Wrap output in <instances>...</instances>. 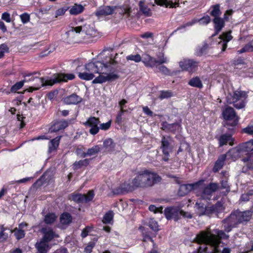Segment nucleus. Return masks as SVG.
<instances>
[{
	"mask_svg": "<svg viewBox=\"0 0 253 253\" xmlns=\"http://www.w3.org/2000/svg\"><path fill=\"white\" fill-rule=\"evenodd\" d=\"M103 145L105 148L108 149V151L112 150L115 146L113 141L111 138L104 140Z\"/></svg>",
	"mask_w": 253,
	"mask_h": 253,
	"instance_id": "49530a36",
	"label": "nucleus"
},
{
	"mask_svg": "<svg viewBox=\"0 0 253 253\" xmlns=\"http://www.w3.org/2000/svg\"><path fill=\"white\" fill-rule=\"evenodd\" d=\"M118 11L121 15H123V16L126 18L128 17L130 15V8L129 7L123 6L120 7L118 9Z\"/></svg>",
	"mask_w": 253,
	"mask_h": 253,
	"instance_id": "ea45409f",
	"label": "nucleus"
},
{
	"mask_svg": "<svg viewBox=\"0 0 253 253\" xmlns=\"http://www.w3.org/2000/svg\"><path fill=\"white\" fill-rule=\"evenodd\" d=\"M82 101V98L75 93L72 94L63 98V102L66 104H77Z\"/></svg>",
	"mask_w": 253,
	"mask_h": 253,
	"instance_id": "aec40b11",
	"label": "nucleus"
},
{
	"mask_svg": "<svg viewBox=\"0 0 253 253\" xmlns=\"http://www.w3.org/2000/svg\"><path fill=\"white\" fill-rule=\"evenodd\" d=\"M71 119L67 120H61L55 122L49 129L50 132H56L63 129L67 127L71 122Z\"/></svg>",
	"mask_w": 253,
	"mask_h": 253,
	"instance_id": "dca6fc26",
	"label": "nucleus"
},
{
	"mask_svg": "<svg viewBox=\"0 0 253 253\" xmlns=\"http://www.w3.org/2000/svg\"><path fill=\"white\" fill-rule=\"evenodd\" d=\"M117 55V53L114 55L109 53L106 55V58L101 61V62L105 63V65L109 67L110 70H108L105 73L103 72H99L98 73L99 74V76L93 80V84H102L106 82L113 81L119 78V76L116 73L118 61L116 60V58Z\"/></svg>",
	"mask_w": 253,
	"mask_h": 253,
	"instance_id": "7ed1b4c3",
	"label": "nucleus"
},
{
	"mask_svg": "<svg viewBox=\"0 0 253 253\" xmlns=\"http://www.w3.org/2000/svg\"><path fill=\"white\" fill-rule=\"evenodd\" d=\"M61 136H57L55 138L52 139L48 145V151L51 153V152L55 151L58 148L59 144V141Z\"/></svg>",
	"mask_w": 253,
	"mask_h": 253,
	"instance_id": "7c9ffc66",
	"label": "nucleus"
},
{
	"mask_svg": "<svg viewBox=\"0 0 253 253\" xmlns=\"http://www.w3.org/2000/svg\"><path fill=\"white\" fill-rule=\"evenodd\" d=\"M114 11V8L109 6H105L99 7L95 12V15L99 18L112 14Z\"/></svg>",
	"mask_w": 253,
	"mask_h": 253,
	"instance_id": "a211bd4d",
	"label": "nucleus"
},
{
	"mask_svg": "<svg viewBox=\"0 0 253 253\" xmlns=\"http://www.w3.org/2000/svg\"><path fill=\"white\" fill-rule=\"evenodd\" d=\"M141 60L146 67L153 68L157 65L156 59L148 54H143Z\"/></svg>",
	"mask_w": 253,
	"mask_h": 253,
	"instance_id": "4be33fe9",
	"label": "nucleus"
},
{
	"mask_svg": "<svg viewBox=\"0 0 253 253\" xmlns=\"http://www.w3.org/2000/svg\"><path fill=\"white\" fill-rule=\"evenodd\" d=\"M243 131L244 132L250 134H253V126H249L246 128H244Z\"/></svg>",
	"mask_w": 253,
	"mask_h": 253,
	"instance_id": "774afa93",
	"label": "nucleus"
},
{
	"mask_svg": "<svg viewBox=\"0 0 253 253\" xmlns=\"http://www.w3.org/2000/svg\"><path fill=\"white\" fill-rule=\"evenodd\" d=\"M53 174L50 171H46L34 184V187H39L44 183H48L52 178Z\"/></svg>",
	"mask_w": 253,
	"mask_h": 253,
	"instance_id": "f3484780",
	"label": "nucleus"
},
{
	"mask_svg": "<svg viewBox=\"0 0 253 253\" xmlns=\"http://www.w3.org/2000/svg\"><path fill=\"white\" fill-rule=\"evenodd\" d=\"M233 150H232V149L230 151H229V152L226 154L222 155L218 157L217 160L215 163L214 166L213 168V171L214 172H217L219 169H220L222 168L224 164V162L227 156H230L232 154L238 152V151H232V152L230 153V151H232Z\"/></svg>",
	"mask_w": 253,
	"mask_h": 253,
	"instance_id": "4468645a",
	"label": "nucleus"
},
{
	"mask_svg": "<svg viewBox=\"0 0 253 253\" xmlns=\"http://www.w3.org/2000/svg\"><path fill=\"white\" fill-rule=\"evenodd\" d=\"M24 81H20L16 83L11 88V91L15 92L17 90L20 89L24 85Z\"/></svg>",
	"mask_w": 253,
	"mask_h": 253,
	"instance_id": "864d4df0",
	"label": "nucleus"
},
{
	"mask_svg": "<svg viewBox=\"0 0 253 253\" xmlns=\"http://www.w3.org/2000/svg\"><path fill=\"white\" fill-rule=\"evenodd\" d=\"M126 59L127 60L133 61L135 62H139L141 61L142 57L138 54L135 55L131 54L126 56Z\"/></svg>",
	"mask_w": 253,
	"mask_h": 253,
	"instance_id": "8fccbe9b",
	"label": "nucleus"
},
{
	"mask_svg": "<svg viewBox=\"0 0 253 253\" xmlns=\"http://www.w3.org/2000/svg\"><path fill=\"white\" fill-rule=\"evenodd\" d=\"M111 121H109L106 123H102L100 125V128L102 130H108L111 126Z\"/></svg>",
	"mask_w": 253,
	"mask_h": 253,
	"instance_id": "69168bd1",
	"label": "nucleus"
},
{
	"mask_svg": "<svg viewBox=\"0 0 253 253\" xmlns=\"http://www.w3.org/2000/svg\"><path fill=\"white\" fill-rule=\"evenodd\" d=\"M208 48V45L207 43H204L202 46H199L196 51L197 55L200 56L205 53Z\"/></svg>",
	"mask_w": 253,
	"mask_h": 253,
	"instance_id": "09e8293b",
	"label": "nucleus"
},
{
	"mask_svg": "<svg viewBox=\"0 0 253 253\" xmlns=\"http://www.w3.org/2000/svg\"><path fill=\"white\" fill-rule=\"evenodd\" d=\"M37 74V73H33L25 76V79L23 81H24V83L34 81H35L36 83L35 85L31 86L27 89L28 92H32L34 90H38L42 86H49L48 84L49 82L48 81L50 80V77L39 78L38 77L35 76Z\"/></svg>",
	"mask_w": 253,
	"mask_h": 253,
	"instance_id": "423d86ee",
	"label": "nucleus"
},
{
	"mask_svg": "<svg viewBox=\"0 0 253 253\" xmlns=\"http://www.w3.org/2000/svg\"><path fill=\"white\" fill-rule=\"evenodd\" d=\"M139 229L141 232L142 235H143V241L145 242L148 240H150L151 242H153V239L150 237V233L149 231L146 230L145 227L140 226L139 228Z\"/></svg>",
	"mask_w": 253,
	"mask_h": 253,
	"instance_id": "58836bf2",
	"label": "nucleus"
},
{
	"mask_svg": "<svg viewBox=\"0 0 253 253\" xmlns=\"http://www.w3.org/2000/svg\"><path fill=\"white\" fill-rule=\"evenodd\" d=\"M210 21L211 18L208 15L204 16L201 19L198 20V22H199L200 25H207L209 23Z\"/></svg>",
	"mask_w": 253,
	"mask_h": 253,
	"instance_id": "4d7b16f0",
	"label": "nucleus"
},
{
	"mask_svg": "<svg viewBox=\"0 0 253 253\" xmlns=\"http://www.w3.org/2000/svg\"><path fill=\"white\" fill-rule=\"evenodd\" d=\"M100 121L98 118L94 117L89 118L86 122L84 123V125L90 127L89 132L92 135L97 134L99 130L98 125L99 124Z\"/></svg>",
	"mask_w": 253,
	"mask_h": 253,
	"instance_id": "ddd939ff",
	"label": "nucleus"
},
{
	"mask_svg": "<svg viewBox=\"0 0 253 253\" xmlns=\"http://www.w3.org/2000/svg\"><path fill=\"white\" fill-rule=\"evenodd\" d=\"M89 163V160L85 159L78 162H75L74 164V167L75 169H78L83 166H86Z\"/></svg>",
	"mask_w": 253,
	"mask_h": 253,
	"instance_id": "a19ab883",
	"label": "nucleus"
},
{
	"mask_svg": "<svg viewBox=\"0 0 253 253\" xmlns=\"http://www.w3.org/2000/svg\"><path fill=\"white\" fill-rule=\"evenodd\" d=\"M84 10V7L80 4H75L70 7L69 12L71 15H77L81 13Z\"/></svg>",
	"mask_w": 253,
	"mask_h": 253,
	"instance_id": "2f4dec72",
	"label": "nucleus"
},
{
	"mask_svg": "<svg viewBox=\"0 0 253 253\" xmlns=\"http://www.w3.org/2000/svg\"><path fill=\"white\" fill-rule=\"evenodd\" d=\"M179 65L182 70L193 73L196 71L198 62L193 59H183L179 62Z\"/></svg>",
	"mask_w": 253,
	"mask_h": 253,
	"instance_id": "9b49d317",
	"label": "nucleus"
},
{
	"mask_svg": "<svg viewBox=\"0 0 253 253\" xmlns=\"http://www.w3.org/2000/svg\"><path fill=\"white\" fill-rule=\"evenodd\" d=\"M69 9V7H64L58 9L55 12V17L63 15L66 11Z\"/></svg>",
	"mask_w": 253,
	"mask_h": 253,
	"instance_id": "13d9d810",
	"label": "nucleus"
},
{
	"mask_svg": "<svg viewBox=\"0 0 253 253\" xmlns=\"http://www.w3.org/2000/svg\"><path fill=\"white\" fill-rule=\"evenodd\" d=\"M155 2L158 5L161 6H165L166 7H174L176 6L177 2H173L172 1H168L167 0H155Z\"/></svg>",
	"mask_w": 253,
	"mask_h": 253,
	"instance_id": "473e14b6",
	"label": "nucleus"
},
{
	"mask_svg": "<svg viewBox=\"0 0 253 253\" xmlns=\"http://www.w3.org/2000/svg\"><path fill=\"white\" fill-rule=\"evenodd\" d=\"M197 22L198 19H193L191 21H189L181 27H178L175 31H178L182 28H185L186 27L191 26Z\"/></svg>",
	"mask_w": 253,
	"mask_h": 253,
	"instance_id": "052dcab7",
	"label": "nucleus"
},
{
	"mask_svg": "<svg viewBox=\"0 0 253 253\" xmlns=\"http://www.w3.org/2000/svg\"><path fill=\"white\" fill-rule=\"evenodd\" d=\"M231 32L229 31L227 32L223 33L220 36V38L223 40L222 43V51H224L225 50L227 47V43L232 39V36L231 35Z\"/></svg>",
	"mask_w": 253,
	"mask_h": 253,
	"instance_id": "a878e982",
	"label": "nucleus"
},
{
	"mask_svg": "<svg viewBox=\"0 0 253 253\" xmlns=\"http://www.w3.org/2000/svg\"><path fill=\"white\" fill-rule=\"evenodd\" d=\"M105 65V63L101 61L90 62L84 66H78L76 69V72L80 79L90 81L94 78L95 74L100 72L105 73L108 70H110V67Z\"/></svg>",
	"mask_w": 253,
	"mask_h": 253,
	"instance_id": "20e7f679",
	"label": "nucleus"
},
{
	"mask_svg": "<svg viewBox=\"0 0 253 253\" xmlns=\"http://www.w3.org/2000/svg\"><path fill=\"white\" fill-rule=\"evenodd\" d=\"M11 232L14 233L16 238L18 240L24 238L25 235L24 229H20L17 228H15Z\"/></svg>",
	"mask_w": 253,
	"mask_h": 253,
	"instance_id": "37998d69",
	"label": "nucleus"
},
{
	"mask_svg": "<svg viewBox=\"0 0 253 253\" xmlns=\"http://www.w3.org/2000/svg\"><path fill=\"white\" fill-rule=\"evenodd\" d=\"M222 115L224 119L226 121L224 125L225 126L228 127V126H234L238 124V117L233 108L230 107H226L222 111Z\"/></svg>",
	"mask_w": 253,
	"mask_h": 253,
	"instance_id": "1a4fd4ad",
	"label": "nucleus"
},
{
	"mask_svg": "<svg viewBox=\"0 0 253 253\" xmlns=\"http://www.w3.org/2000/svg\"><path fill=\"white\" fill-rule=\"evenodd\" d=\"M100 148L98 145H95L88 149L86 152H83L81 154V157L84 158L87 156L95 155L100 151Z\"/></svg>",
	"mask_w": 253,
	"mask_h": 253,
	"instance_id": "cd10ccee",
	"label": "nucleus"
},
{
	"mask_svg": "<svg viewBox=\"0 0 253 253\" xmlns=\"http://www.w3.org/2000/svg\"><path fill=\"white\" fill-rule=\"evenodd\" d=\"M157 64H162L163 63H166L168 62V60L167 57L164 56L163 53H160L158 55V59L156 60Z\"/></svg>",
	"mask_w": 253,
	"mask_h": 253,
	"instance_id": "5fc2aeb1",
	"label": "nucleus"
},
{
	"mask_svg": "<svg viewBox=\"0 0 253 253\" xmlns=\"http://www.w3.org/2000/svg\"><path fill=\"white\" fill-rule=\"evenodd\" d=\"M8 238V235L5 231H0V243L5 242Z\"/></svg>",
	"mask_w": 253,
	"mask_h": 253,
	"instance_id": "680f3d73",
	"label": "nucleus"
},
{
	"mask_svg": "<svg viewBox=\"0 0 253 253\" xmlns=\"http://www.w3.org/2000/svg\"><path fill=\"white\" fill-rule=\"evenodd\" d=\"M56 216L54 213H48L45 215L44 221L46 224H51L56 219Z\"/></svg>",
	"mask_w": 253,
	"mask_h": 253,
	"instance_id": "de8ad7c7",
	"label": "nucleus"
},
{
	"mask_svg": "<svg viewBox=\"0 0 253 253\" xmlns=\"http://www.w3.org/2000/svg\"><path fill=\"white\" fill-rule=\"evenodd\" d=\"M229 235L223 231L215 230L214 233L209 231H201L196 236V241L198 243H204L207 246L211 247V252L217 253L220 252L219 245L220 243V239H228Z\"/></svg>",
	"mask_w": 253,
	"mask_h": 253,
	"instance_id": "f03ea898",
	"label": "nucleus"
},
{
	"mask_svg": "<svg viewBox=\"0 0 253 253\" xmlns=\"http://www.w3.org/2000/svg\"><path fill=\"white\" fill-rule=\"evenodd\" d=\"M20 18L23 23H26L30 20V15L28 13H25L20 15Z\"/></svg>",
	"mask_w": 253,
	"mask_h": 253,
	"instance_id": "0e129e2a",
	"label": "nucleus"
},
{
	"mask_svg": "<svg viewBox=\"0 0 253 253\" xmlns=\"http://www.w3.org/2000/svg\"><path fill=\"white\" fill-rule=\"evenodd\" d=\"M161 180L156 173L145 170L139 172L131 180L125 182L115 192L116 194L131 192L137 188H147L153 186Z\"/></svg>",
	"mask_w": 253,
	"mask_h": 253,
	"instance_id": "f257e3e1",
	"label": "nucleus"
},
{
	"mask_svg": "<svg viewBox=\"0 0 253 253\" xmlns=\"http://www.w3.org/2000/svg\"><path fill=\"white\" fill-rule=\"evenodd\" d=\"M209 210L210 213H219L223 210V207L222 203L218 202L215 205L209 207Z\"/></svg>",
	"mask_w": 253,
	"mask_h": 253,
	"instance_id": "72a5a7b5",
	"label": "nucleus"
},
{
	"mask_svg": "<svg viewBox=\"0 0 253 253\" xmlns=\"http://www.w3.org/2000/svg\"><path fill=\"white\" fill-rule=\"evenodd\" d=\"M233 138L232 136L229 134H224L221 135L218 139L219 145L221 147L224 145H226L227 143L231 146L233 145Z\"/></svg>",
	"mask_w": 253,
	"mask_h": 253,
	"instance_id": "393cba45",
	"label": "nucleus"
},
{
	"mask_svg": "<svg viewBox=\"0 0 253 253\" xmlns=\"http://www.w3.org/2000/svg\"><path fill=\"white\" fill-rule=\"evenodd\" d=\"M243 161L247 163L248 168H251L253 164V152H252L249 155L244 158Z\"/></svg>",
	"mask_w": 253,
	"mask_h": 253,
	"instance_id": "c03bdc74",
	"label": "nucleus"
},
{
	"mask_svg": "<svg viewBox=\"0 0 253 253\" xmlns=\"http://www.w3.org/2000/svg\"><path fill=\"white\" fill-rule=\"evenodd\" d=\"M212 10L211 11L210 14L214 18L219 17L221 15V12L220 10V6L219 4H215L213 5Z\"/></svg>",
	"mask_w": 253,
	"mask_h": 253,
	"instance_id": "79ce46f5",
	"label": "nucleus"
},
{
	"mask_svg": "<svg viewBox=\"0 0 253 253\" xmlns=\"http://www.w3.org/2000/svg\"><path fill=\"white\" fill-rule=\"evenodd\" d=\"M173 148V140L169 136H163L161 139V149L164 155L163 160L168 161L169 160V154Z\"/></svg>",
	"mask_w": 253,
	"mask_h": 253,
	"instance_id": "6e6552de",
	"label": "nucleus"
},
{
	"mask_svg": "<svg viewBox=\"0 0 253 253\" xmlns=\"http://www.w3.org/2000/svg\"><path fill=\"white\" fill-rule=\"evenodd\" d=\"M149 227L154 231H158V224L157 221L153 219H151L149 222Z\"/></svg>",
	"mask_w": 253,
	"mask_h": 253,
	"instance_id": "6e6d98bb",
	"label": "nucleus"
},
{
	"mask_svg": "<svg viewBox=\"0 0 253 253\" xmlns=\"http://www.w3.org/2000/svg\"><path fill=\"white\" fill-rule=\"evenodd\" d=\"M233 151H246V152H253V140L248 141L245 143H244L239 146L234 148L232 149ZM230 151V153L232 152Z\"/></svg>",
	"mask_w": 253,
	"mask_h": 253,
	"instance_id": "5701e85b",
	"label": "nucleus"
},
{
	"mask_svg": "<svg viewBox=\"0 0 253 253\" xmlns=\"http://www.w3.org/2000/svg\"><path fill=\"white\" fill-rule=\"evenodd\" d=\"M253 51V40L250 42L249 43L247 44L244 46L240 50L237 51V53L239 54H241L244 52H251Z\"/></svg>",
	"mask_w": 253,
	"mask_h": 253,
	"instance_id": "e433bc0d",
	"label": "nucleus"
},
{
	"mask_svg": "<svg viewBox=\"0 0 253 253\" xmlns=\"http://www.w3.org/2000/svg\"><path fill=\"white\" fill-rule=\"evenodd\" d=\"M197 185L198 183L183 184L180 185L178 192V195L180 196H184L193 190Z\"/></svg>",
	"mask_w": 253,
	"mask_h": 253,
	"instance_id": "412c9836",
	"label": "nucleus"
},
{
	"mask_svg": "<svg viewBox=\"0 0 253 253\" xmlns=\"http://www.w3.org/2000/svg\"><path fill=\"white\" fill-rule=\"evenodd\" d=\"M72 216L68 213H63L60 217V222L63 224H68L72 221Z\"/></svg>",
	"mask_w": 253,
	"mask_h": 253,
	"instance_id": "4c0bfd02",
	"label": "nucleus"
},
{
	"mask_svg": "<svg viewBox=\"0 0 253 253\" xmlns=\"http://www.w3.org/2000/svg\"><path fill=\"white\" fill-rule=\"evenodd\" d=\"M114 213L112 211L107 212L103 216V222L104 223H110L113 219Z\"/></svg>",
	"mask_w": 253,
	"mask_h": 253,
	"instance_id": "a18cd8bd",
	"label": "nucleus"
},
{
	"mask_svg": "<svg viewBox=\"0 0 253 253\" xmlns=\"http://www.w3.org/2000/svg\"><path fill=\"white\" fill-rule=\"evenodd\" d=\"M95 246V243L93 242H90L88 245L85 248V251L87 253H90L92 249Z\"/></svg>",
	"mask_w": 253,
	"mask_h": 253,
	"instance_id": "338daca9",
	"label": "nucleus"
},
{
	"mask_svg": "<svg viewBox=\"0 0 253 253\" xmlns=\"http://www.w3.org/2000/svg\"><path fill=\"white\" fill-rule=\"evenodd\" d=\"M196 207L197 208V213L199 215L208 214L210 213L209 207L207 208L204 204L197 202L196 204Z\"/></svg>",
	"mask_w": 253,
	"mask_h": 253,
	"instance_id": "c756f323",
	"label": "nucleus"
},
{
	"mask_svg": "<svg viewBox=\"0 0 253 253\" xmlns=\"http://www.w3.org/2000/svg\"><path fill=\"white\" fill-rule=\"evenodd\" d=\"M173 94L172 92L169 90H166V91H162L161 92V94L160 95L159 97L161 99H163L165 98H168L172 96Z\"/></svg>",
	"mask_w": 253,
	"mask_h": 253,
	"instance_id": "603ef678",
	"label": "nucleus"
},
{
	"mask_svg": "<svg viewBox=\"0 0 253 253\" xmlns=\"http://www.w3.org/2000/svg\"><path fill=\"white\" fill-rule=\"evenodd\" d=\"M96 32L93 27L90 24L85 23L83 25L72 27L67 32L69 37H75L79 34L94 36Z\"/></svg>",
	"mask_w": 253,
	"mask_h": 253,
	"instance_id": "0eeeda50",
	"label": "nucleus"
},
{
	"mask_svg": "<svg viewBox=\"0 0 253 253\" xmlns=\"http://www.w3.org/2000/svg\"><path fill=\"white\" fill-rule=\"evenodd\" d=\"M218 185L216 183H211L204 189L202 194V198L203 199L210 200L211 194L218 188Z\"/></svg>",
	"mask_w": 253,
	"mask_h": 253,
	"instance_id": "2eb2a0df",
	"label": "nucleus"
},
{
	"mask_svg": "<svg viewBox=\"0 0 253 253\" xmlns=\"http://www.w3.org/2000/svg\"><path fill=\"white\" fill-rule=\"evenodd\" d=\"M35 246L38 250V253H47L49 249L48 243L42 240L37 243Z\"/></svg>",
	"mask_w": 253,
	"mask_h": 253,
	"instance_id": "bb28decb",
	"label": "nucleus"
},
{
	"mask_svg": "<svg viewBox=\"0 0 253 253\" xmlns=\"http://www.w3.org/2000/svg\"><path fill=\"white\" fill-rule=\"evenodd\" d=\"M156 67L159 70V71L162 74L166 75H170L171 73L170 70L165 66H158L156 65Z\"/></svg>",
	"mask_w": 253,
	"mask_h": 253,
	"instance_id": "3c124183",
	"label": "nucleus"
},
{
	"mask_svg": "<svg viewBox=\"0 0 253 253\" xmlns=\"http://www.w3.org/2000/svg\"><path fill=\"white\" fill-rule=\"evenodd\" d=\"M213 22L214 24L215 35L218 34L224 27V21L223 19L220 17H216L213 19Z\"/></svg>",
	"mask_w": 253,
	"mask_h": 253,
	"instance_id": "c85d7f7f",
	"label": "nucleus"
},
{
	"mask_svg": "<svg viewBox=\"0 0 253 253\" xmlns=\"http://www.w3.org/2000/svg\"><path fill=\"white\" fill-rule=\"evenodd\" d=\"M189 84L193 87L202 88L203 84L200 79L198 77L193 78L189 82Z\"/></svg>",
	"mask_w": 253,
	"mask_h": 253,
	"instance_id": "c9c22d12",
	"label": "nucleus"
},
{
	"mask_svg": "<svg viewBox=\"0 0 253 253\" xmlns=\"http://www.w3.org/2000/svg\"><path fill=\"white\" fill-rule=\"evenodd\" d=\"M247 98V94L246 92L236 90L227 95L226 101L229 104H233L236 108L240 109L245 107Z\"/></svg>",
	"mask_w": 253,
	"mask_h": 253,
	"instance_id": "39448f33",
	"label": "nucleus"
},
{
	"mask_svg": "<svg viewBox=\"0 0 253 253\" xmlns=\"http://www.w3.org/2000/svg\"><path fill=\"white\" fill-rule=\"evenodd\" d=\"M149 209L151 211H153L155 213L162 212L163 208L160 207L158 208L154 205H150L149 207Z\"/></svg>",
	"mask_w": 253,
	"mask_h": 253,
	"instance_id": "e2e57ef3",
	"label": "nucleus"
},
{
	"mask_svg": "<svg viewBox=\"0 0 253 253\" xmlns=\"http://www.w3.org/2000/svg\"><path fill=\"white\" fill-rule=\"evenodd\" d=\"M162 128L166 132L175 133L180 129L181 126L179 123L168 124L167 122H164L162 124Z\"/></svg>",
	"mask_w": 253,
	"mask_h": 253,
	"instance_id": "6ab92c4d",
	"label": "nucleus"
},
{
	"mask_svg": "<svg viewBox=\"0 0 253 253\" xmlns=\"http://www.w3.org/2000/svg\"><path fill=\"white\" fill-rule=\"evenodd\" d=\"M94 196V193L92 191H89L86 194H84V202L87 203L92 200Z\"/></svg>",
	"mask_w": 253,
	"mask_h": 253,
	"instance_id": "bf43d9fd",
	"label": "nucleus"
},
{
	"mask_svg": "<svg viewBox=\"0 0 253 253\" xmlns=\"http://www.w3.org/2000/svg\"><path fill=\"white\" fill-rule=\"evenodd\" d=\"M70 199L79 203H84V194H72L70 196Z\"/></svg>",
	"mask_w": 253,
	"mask_h": 253,
	"instance_id": "f704fd0d",
	"label": "nucleus"
},
{
	"mask_svg": "<svg viewBox=\"0 0 253 253\" xmlns=\"http://www.w3.org/2000/svg\"><path fill=\"white\" fill-rule=\"evenodd\" d=\"M42 232L43 234L42 240L48 243L53 238L56 237V234L50 228H43L42 229Z\"/></svg>",
	"mask_w": 253,
	"mask_h": 253,
	"instance_id": "b1692460",
	"label": "nucleus"
},
{
	"mask_svg": "<svg viewBox=\"0 0 253 253\" xmlns=\"http://www.w3.org/2000/svg\"><path fill=\"white\" fill-rule=\"evenodd\" d=\"M75 75L73 74H56L50 77L48 81L49 86H52L55 84L61 82H67L68 80H72L75 78Z\"/></svg>",
	"mask_w": 253,
	"mask_h": 253,
	"instance_id": "9d476101",
	"label": "nucleus"
},
{
	"mask_svg": "<svg viewBox=\"0 0 253 253\" xmlns=\"http://www.w3.org/2000/svg\"><path fill=\"white\" fill-rule=\"evenodd\" d=\"M178 207H169L164 210V214L167 219H173L177 221L180 217V215L182 213Z\"/></svg>",
	"mask_w": 253,
	"mask_h": 253,
	"instance_id": "f8f14e48",
	"label": "nucleus"
}]
</instances>
